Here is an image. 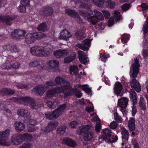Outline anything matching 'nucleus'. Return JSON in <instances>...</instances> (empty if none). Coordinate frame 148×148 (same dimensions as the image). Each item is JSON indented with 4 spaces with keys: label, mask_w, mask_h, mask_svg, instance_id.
I'll return each mask as SVG.
<instances>
[{
    "label": "nucleus",
    "mask_w": 148,
    "mask_h": 148,
    "mask_svg": "<svg viewBox=\"0 0 148 148\" xmlns=\"http://www.w3.org/2000/svg\"><path fill=\"white\" fill-rule=\"evenodd\" d=\"M112 133V130H111L106 128L101 132L102 135L101 138L103 140L108 142V139L111 137Z\"/></svg>",
    "instance_id": "nucleus-17"
},
{
    "label": "nucleus",
    "mask_w": 148,
    "mask_h": 148,
    "mask_svg": "<svg viewBox=\"0 0 148 148\" xmlns=\"http://www.w3.org/2000/svg\"><path fill=\"white\" fill-rule=\"evenodd\" d=\"M68 145L71 147H75L76 146V145L75 142L74 140L70 138Z\"/></svg>",
    "instance_id": "nucleus-51"
},
{
    "label": "nucleus",
    "mask_w": 148,
    "mask_h": 148,
    "mask_svg": "<svg viewBox=\"0 0 148 148\" xmlns=\"http://www.w3.org/2000/svg\"><path fill=\"white\" fill-rule=\"evenodd\" d=\"M137 95L134 91L131 92L130 94V97L131 100L133 102V106L132 109V116H134L137 112V110L136 105L137 103Z\"/></svg>",
    "instance_id": "nucleus-11"
},
{
    "label": "nucleus",
    "mask_w": 148,
    "mask_h": 148,
    "mask_svg": "<svg viewBox=\"0 0 148 148\" xmlns=\"http://www.w3.org/2000/svg\"><path fill=\"white\" fill-rule=\"evenodd\" d=\"M131 7V4L126 3L123 5L121 7V8L123 11H125L128 10Z\"/></svg>",
    "instance_id": "nucleus-42"
},
{
    "label": "nucleus",
    "mask_w": 148,
    "mask_h": 148,
    "mask_svg": "<svg viewBox=\"0 0 148 148\" xmlns=\"http://www.w3.org/2000/svg\"><path fill=\"white\" fill-rule=\"evenodd\" d=\"M114 117L115 121L118 123H122L123 121L122 119L120 116H119L117 112L114 113Z\"/></svg>",
    "instance_id": "nucleus-43"
},
{
    "label": "nucleus",
    "mask_w": 148,
    "mask_h": 148,
    "mask_svg": "<svg viewBox=\"0 0 148 148\" xmlns=\"http://www.w3.org/2000/svg\"><path fill=\"white\" fill-rule=\"evenodd\" d=\"M106 5L107 8H113L115 6V3L110 0H106Z\"/></svg>",
    "instance_id": "nucleus-38"
},
{
    "label": "nucleus",
    "mask_w": 148,
    "mask_h": 148,
    "mask_svg": "<svg viewBox=\"0 0 148 148\" xmlns=\"http://www.w3.org/2000/svg\"><path fill=\"white\" fill-rule=\"evenodd\" d=\"M5 96L10 95L14 94L15 91L11 89L8 88H3Z\"/></svg>",
    "instance_id": "nucleus-35"
},
{
    "label": "nucleus",
    "mask_w": 148,
    "mask_h": 148,
    "mask_svg": "<svg viewBox=\"0 0 148 148\" xmlns=\"http://www.w3.org/2000/svg\"><path fill=\"white\" fill-rule=\"evenodd\" d=\"M33 90L36 92L37 94L39 95H40L41 94H42L44 92L43 88L38 86H35L33 88Z\"/></svg>",
    "instance_id": "nucleus-36"
},
{
    "label": "nucleus",
    "mask_w": 148,
    "mask_h": 148,
    "mask_svg": "<svg viewBox=\"0 0 148 148\" xmlns=\"http://www.w3.org/2000/svg\"><path fill=\"white\" fill-rule=\"evenodd\" d=\"M62 78V77L60 76H57L56 77L55 79V82L56 84L58 85L61 84Z\"/></svg>",
    "instance_id": "nucleus-49"
},
{
    "label": "nucleus",
    "mask_w": 148,
    "mask_h": 148,
    "mask_svg": "<svg viewBox=\"0 0 148 148\" xmlns=\"http://www.w3.org/2000/svg\"><path fill=\"white\" fill-rule=\"evenodd\" d=\"M77 130L79 135H84L83 138L85 141L89 142L91 140L94 130L91 125H86L83 127L78 128Z\"/></svg>",
    "instance_id": "nucleus-4"
},
{
    "label": "nucleus",
    "mask_w": 148,
    "mask_h": 148,
    "mask_svg": "<svg viewBox=\"0 0 148 148\" xmlns=\"http://www.w3.org/2000/svg\"><path fill=\"white\" fill-rule=\"evenodd\" d=\"M49 71L51 72H56L58 69L59 62L58 60H51L47 62Z\"/></svg>",
    "instance_id": "nucleus-14"
},
{
    "label": "nucleus",
    "mask_w": 148,
    "mask_h": 148,
    "mask_svg": "<svg viewBox=\"0 0 148 148\" xmlns=\"http://www.w3.org/2000/svg\"><path fill=\"white\" fill-rule=\"evenodd\" d=\"M84 53L83 51L80 50L78 51V58L80 61L83 64H85L87 62V57Z\"/></svg>",
    "instance_id": "nucleus-24"
},
{
    "label": "nucleus",
    "mask_w": 148,
    "mask_h": 148,
    "mask_svg": "<svg viewBox=\"0 0 148 148\" xmlns=\"http://www.w3.org/2000/svg\"><path fill=\"white\" fill-rule=\"evenodd\" d=\"M75 58V55H71L65 58L64 59V62L65 63H69L73 61Z\"/></svg>",
    "instance_id": "nucleus-37"
},
{
    "label": "nucleus",
    "mask_w": 148,
    "mask_h": 148,
    "mask_svg": "<svg viewBox=\"0 0 148 148\" xmlns=\"http://www.w3.org/2000/svg\"><path fill=\"white\" fill-rule=\"evenodd\" d=\"M32 138V135L27 133L23 134H16L12 135L11 141L13 144L17 145L22 143L25 140L31 141Z\"/></svg>",
    "instance_id": "nucleus-3"
},
{
    "label": "nucleus",
    "mask_w": 148,
    "mask_h": 148,
    "mask_svg": "<svg viewBox=\"0 0 148 148\" xmlns=\"http://www.w3.org/2000/svg\"><path fill=\"white\" fill-rule=\"evenodd\" d=\"M65 13L73 18H76L79 16L78 14L75 11L70 9L66 10Z\"/></svg>",
    "instance_id": "nucleus-30"
},
{
    "label": "nucleus",
    "mask_w": 148,
    "mask_h": 148,
    "mask_svg": "<svg viewBox=\"0 0 148 148\" xmlns=\"http://www.w3.org/2000/svg\"><path fill=\"white\" fill-rule=\"evenodd\" d=\"M30 0H23L21 1V3L22 5L27 6L30 5Z\"/></svg>",
    "instance_id": "nucleus-52"
},
{
    "label": "nucleus",
    "mask_w": 148,
    "mask_h": 148,
    "mask_svg": "<svg viewBox=\"0 0 148 148\" xmlns=\"http://www.w3.org/2000/svg\"><path fill=\"white\" fill-rule=\"evenodd\" d=\"M53 12V8L49 6H45L43 7L39 11L40 15L43 17L51 16Z\"/></svg>",
    "instance_id": "nucleus-13"
},
{
    "label": "nucleus",
    "mask_w": 148,
    "mask_h": 148,
    "mask_svg": "<svg viewBox=\"0 0 148 148\" xmlns=\"http://www.w3.org/2000/svg\"><path fill=\"white\" fill-rule=\"evenodd\" d=\"M12 62H9V61H7L5 62L4 64V66L5 69L7 70L10 69L12 68Z\"/></svg>",
    "instance_id": "nucleus-44"
},
{
    "label": "nucleus",
    "mask_w": 148,
    "mask_h": 148,
    "mask_svg": "<svg viewBox=\"0 0 148 148\" xmlns=\"http://www.w3.org/2000/svg\"><path fill=\"white\" fill-rule=\"evenodd\" d=\"M118 139V136H116L115 137L111 138V139L110 138L109 139H108V142L111 143H115L117 141Z\"/></svg>",
    "instance_id": "nucleus-50"
},
{
    "label": "nucleus",
    "mask_w": 148,
    "mask_h": 148,
    "mask_svg": "<svg viewBox=\"0 0 148 148\" xmlns=\"http://www.w3.org/2000/svg\"><path fill=\"white\" fill-rule=\"evenodd\" d=\"M37 29L39 31L45 32L47 30V26L45 22L42 23L39 25Z\"/></svg>",
    "instance_id": "nucleus-32"
},
{
    "label": "nucleus",
    "mask_w": 148,
    "mask_h": 148,
    "mask_svg": "<svg viewBox=\"0 0 148 148\" xmlns=\"http://www.w3.org/2000/svg\"><path fill=\"white\" fill-rule=\"evenodd\" d=\"M5 50L10 51L11 53H16L18 51L16 46L14 44H7L3 46Z\"/></svg>",
    "instance_id": "nucleus-19"
},
{
    "label": "nucleus",
    "mask_w": 148,
    "mask_h": 148,
    "mask_svg": "<svg viewBox=\"0 0 148 148\" xmlns=\"http://www.w3.org/2000/svg\"><path fill=\"white\" fill-rule=\"evenodd\" d=\"M77 88H75V90H76L75 92V95L77 97L80 98L82 96V93L80 91H77Z\"/></svg>",
    "instance_id": "nucleus-57"
},
{
    "label": "nucleus",
    "mask_w": 148,
    "mask_h": 148,
    "mask_svg": "<svg viewBox=\"0 0 148 148\" xmlns=\"http://www.w3.org/2000/svg\"><path fill=\"white\" fill-rule=\"evenodd\" d=\"M18 115L23 117H28L30 115V113L26 110L24 109H19L17 111Z\"/></svg>",
    "instance_id": "nucleus-28"
},
{
    "label": "nucleus",
    "mask_w": 148,
    "mask_h": 148,
    "mask_svg": "<svg viewBox=\"0 0 148 148\" xmlns=\"http://www.w3.org/2000/svg\"><path fill=\"white\" fill-rule=\"evenodd\" d=\"M16 87L18 88L23 89L28 87V85H25L24 84H19L16 85Z\"/></svg>",
    "instance_id": "nucleus-55"
},
{
    "label": "nucleus",
    "mask_w": 148,
    "mask_h": 148,
    "mask_svg": "<svg viewBox=\"0 0 148 148\" xmlns=\"http://www.w3.org/2000/svg\"><path fill=\"white\" fill-rule=\"evenodd\" d=\"M141 110L145 111L146 109V102L145 99L142 97H141L139 102V105Z\"/></svg>",
    "instance_id": "nucleus-31"
},
{
    "label": "nucleus",
    "mask_w": 148,
    "mask_h": 148,
    "mask_svg": "<svg viewBox=\"0 0 148 148\" xmlns=\"http://www.w3.org/2000/svg\"><path fill=\"white\" fill-rule=\"evenodd\" d=\"M140 66L139 59L136 58L134 59V62L132 65L133 70L132 75L131 74V72H130V76L132 77L133 78L130 83L131 86L133 89L138 92L140 91L141 87L139 82L135 78L137 77V75L139 72Z\"/></svg>",
    "instance_id": "nucleus-1"
},
{
    "label": "nucleus",
    "mask_w": 148,
    "mask_h": 148,
    "mask_svg": "<svg viewBox=\"0 0 148 148\" xmlns=\"http://www.w3.org/2000/svg\"><path fill=\"white\" fill-rule=\"evenodd\" d=\"M123 88V86L120 82L119 81L116 82L114 88V93L117 96H121L122 94L121 92Z\"/></svg>",
    "instance_id": "nucleus-18"
},
{
    "label": "nucleus",
    "mask_w": 148,
    "mask_h": 148,
    "mask_svg": "<svg viewBox=\"0 0 148 148\" xmlns=\"http://www.w3.org/2000/svg\"><path fill=\"white\" fill-rule=\"evenodd\" d=\"M91 43V40L90 39H86L83 41L82 42V44L84 45H86L88 47H90V44Z\"/></svg>",
    "instance_id": "nucleus-46"
},
{
    "label": "nucleus",
    "mask_w": 148,
    "mask_h": 148,
    "mask_svg": "<svg viewBox=\"0 0 148 148\" xmlns=\"http://www.w3.org/2000/svg\"><path fill=\"white\" fill-rule=\"evenodd\" d=\"M10 133V130L8 129H6L3 132H0V145L5 146L10 145V144L8 140Z\"/></svg>",
    "instance_id": "nucleus-8"
},
{
    "label": "nucleus",
    "mask_w": 148,
    "mask_h": 148,
    "mask_svg": "<svg viewBox=\"0 0 148 148\" xmlns=\"http://www.w3.org/2000/svg\"><path fill=\"white\" fill-rule=\"evenodd\" d=\"M58 122L53 121L49 123L47 126L42 128L41 129V133L46 134L56 129L58 125Z\"/></svg>",
    "instance_id": "nucleus-12"
},
{
    "label": "nucleus",
    "mask_w": 148,
    "mask_h": 148,
    "mask_svg": "<svg viewBox=\"0 0 148 148\" xmlns=\"http://www.w3.org/2000/svg\"><path fill=\"white\" fill-rule=\"evenodd\" d=\"M132 145L134 148H139L138 143L136 140H134L133 142Z\"/></svg>",
    "instance_id": "nucleus-64"
},
{
    "label": "nucleus",
    "mask_w": 148,
    "mask_h": 148,
    "mask_svg": "<svg viewBox=\"0 0 148 148\" xmlns=\"http://www.w3.org/2000/svg\"><path fill=\"white\" fill-rule=\"evenodd\" d=\"M129 100L125 97H122L118 100L117 106H123V107H127Z\"/></svg>",
    "instance_id": "nucleus-26"
},
{
    "label": "nucleus",
    "mask_w": 148,
    "mask_h": 148,
    "mask_svg": "<svg viewBox=\"0 0 148 148\" xmlns=\"http://www.w3.org/2000/svg\"><path fill=\"white\" fill-rule=\"evenodd\" d=\"M21 99L24 102L25 105L29 104L30 108L34 110H37L40 108V105L35 102L34 99L31 97L28 96L22 97Z\"/></svg>",
    "instance_id": "nucleus-9"
},
{
    "label": "nucleus",
    "mask_w": 148,
    "mask_h": 148,
    "mask_svg": "<svg viewBox=\"0 0 148 148\" xmlns=\"http://www.w3.org/2000/svg\"><path fill=\"white\" fill-rule=\"evenodd\" d=\"M45 85L48 87L49 86H53L56 85L55 83L52 81H48L45 83Z\"/></svg>",
    "instance_id": "nucleus-59"
},
{
    "label": "nucleus",
    "mask_w": 148,
    "mask_h": 148,
    "mask_svg": "<svg viewBox=\"0 0 148 148\" xmlns=\"http://www.w3.org/2000/svg\"><path fill=\"white\" fill-rule=\"evenodd\" d=\"M42 37V33L40 32L28 33L26 36L25 40L27 43L32 44Z\"/></svg>",
    "instance_id": "nucleus-10"
},
{
    "label": "nucleus",
    "mask_w": 148,
    "mask_h": 148,
    "mask_svg": "<svg viewBox=\"0 0 148 148\" xmlns=\"http://www.w3.org/2000/svg\"><path fill=\"white\" fill-rule=\"evenodd\" d=\"M102 12L105 18H109L110 16V14L108 11L105 10H103L102 11Z\"/></svg>",
    "instance_id": "nucleus-56"
},
{
    "label": "nucleus",
    "mask_w": 148,
    "mask_h": 148,
    "mask_svg": "<svg viewBox=\"0 0 148 148\" xmlns=\"http://www.w3.org/2000/svg\"><path fill=\"white\" fill-rule=\"evenodd\" d=\"M87 11L84 10H80L81 14L84 17L85 19H87L88 21L93 25H95L98 21L99 20H103L104 19V16L102 14L96 10H94V14H92L93 13L92 10L90 12L88 10V9H86Z\"/></svg>",
    "instance_id": "nucleus-2"
},
{
    "label": "nucleus",
    "mask_w": 148,
    "mask_h": 148,
    "mask_svg": "<svg viewBox=\"0 0 148 148\" xmlns=\"http://www.w3.org/2000/svg\"><path fill=\"white\" fill-rule=\"evenodd\" d=\"M71 36V34L66 29H64L61 32L60 38L64 40H68Z\"/></svg>",
    "instance_id": "nucleus-20"
},
{
    "label": "nucleus",
    "mask_w": 148,
    "mask_h": 148,
    "mask_svg": "<svg viewBox=\"0 0 148 148\" xmlns=\"http://www.w3.org/2000/svg\"><path fill=\"white\" fill-rule=\"evenodd\" d=\"M107 57L105 53H101L100 54L99 59L101 61L105 62L107 59Z\"/></svg>",
    "instance_id": "nucleus-47"
},
{
    "label": "nucleus",
    "mask_w": 148,
    "mask_h": 148,
    "mask_svg": "<svg viewBox=\"0 0 148 148\" xmlns=\"http://www.w3.org/2000/svg\"><path fill=\"white\" fill-rule=\"evenodd\" d=\"M12 68L14 69H17L19 68L20 64L17 62L13 63L12 62Z\"/></svg>",
    "instance_id": "nucleus-54"
},
{
    "label": "nucleus",
    "mask_w": 148,
    "mask_h": 148,
    "mask_svg": "<svg viewBox=\"0 0 148 148\" xmlns=\"http://www.w3.org/2000/svg\"><path fill=\"white\" fill-rule=\"evenodd\" d=\"M39 64V62L37 60H34L29 64V66H32L33 67H36L38 66Z\"/></svg>",
    "instance_id": "nucleus-48"
},
{
    "label": "nucleus",
    "mask_w": 148,
    "mask_h": 148,
    "mask_svg": "<svg viewBox=\"0 0 148 148\" xmlns=\"http://www.w3.org/2000/svg\"><path fill=\"white\" fill-rule=\"evenodd\" d=\"M62 80L61 83H62L64 85L62 86H64L66 85L67 86H69V88L67 89L66 90L65 89L64 90V92H62L64 94V96L65 97H67L69 96H71L72 95V94L71 91H68L71 90V86L70 85L69 82L67 81L65 79L63 78H62Z\"/></svg>",
    "instance_id": "nucleus-16"
},
{
    "label": "nucleus",
    "mask_w": 148,
    "mask_h": 148,
    "mask_svg": "<svg viewBox=\"0 0 148 148\" xmlns=\"http://www.w3.org/2000/svg\"><path fill=\"white\" fill-rule=\"evenodd\" d=\"M14 127L16 132H20L24 130L25 125L23 123L16 121L14 123Z\"/></svg>",
    "instance_id": "nucleus-21"
},
{
    "label": "nucleus",
    "mask_w": 148,
    "mask_h": 148,
    "mask_svg": "<svg viewBox=\"0 0 148 148\" xmlns=\"http://www.w3.org/2000/svg\"><path fill=\"white\" fill-rule=\"evenodd\" d=\"M66 127L64 125H61L60 126L57 130V134L61 135L65 133Z\"/></svg>",
    "instance_id": "nucleus-33"
},
{
    "label": "nucleus",
    "mask_w": 148,
    "mask_h": 148,
    "mask_svg": "<svg viewBox=\"0 0 148 148\" xmlns=\"http://www.w3.org/2000/svg\"><path fill=\"white\" fill-rule=\"evenodd\" d=\"M70 138L65 137L63 138L62 143L63 144L66 145H68V144L69 143V142L70 139Z\"/></svg>",
    "instance_id": "nucleus-61"
},
{
    "label": "nucleus",
    "mask_w": 148,
    "mask_h": 148,
    "mask_svg": "<svg viewBox=\"0 0 148 148\" xmlns=\"http://www.w3.org/2000/svg\"><path fill=\"white\" fill-rule=\"evenodd\" d=\"M67 53L65 49H58L54 51L53 55L56 58H59L63 57Z\"/></svg>",
    "instance_id": "nucleus-23"
},
{
    "label": "nucleus",
    "mask_w": 148,
    "mask_h": 148,
    "mask_svg": "<svg viewBox=\"0 0 148 148\" xmlns=\"http://www.w3.org/2000/svg\"><path fill=\"white\" fill-rule=\"evenodd\" d=\"M69 69L71 72H73L75 74L77 73L78 72V67L76 65L71 66Z\"/></svg>",
    "instance_id": "nucleus-41"
},
{
    "label": "nucleus",
    "mask_w": 148,
    "mask_h": 148,
    "mask_svg": "<svg viewBox=\"0 0 148 148\" xmlns=\"http://www.w3.org/2000/svg\"><path fill=\"white\" fill-rule=\"evenodd\" d=\"M135 118L130 117L128 121V127L130 131H134L135 129Z\"/></svg>",
    "instance_id": "nucleus-27"
},
{
    "label": "nucleus",
    "mask_w": 148,
    "mask_h": 148,
    "mask_svg": "<svg viewBox=\"0 0 148 148\" xmlns=\"http://www.w3.org/2000/svg\"><path fill=\"white\" fill-rule=\"evenodd\" d=\"M26 6L24 5L21 4L18 6V10L19 12L20 13L25 12L26 11Z\"/></svg>",
    "instance_id": "nucleus-45"
},
{
    "label": "nucleus",
    "mask_w": 148,
    "mask_h": 148,
    "mask_svg": "<svg viewBox=\"0 0 148 148\" xmlns=\"http://www.w3.org/2000/svg\"><path fill=\"white\" fill-rule=\"evenodd\" d=\"M129 39V36L125 33L123 34L121 36V41L122 43L125 44L127 42V41Z\"/></svg>",
    "instance_id": "nucleus-40"
},
{
    "label": "nucleus",
    "mask_w": 148,
    "mask_h": 148,
    "mask_svg": "<svg viewBox=\"0 0 148 148\" xmlns=\"http://www.w3.org/2000/svg\"><path fill=\"white\" fill-rule=\"evenodd\" d=\"M122 135V140L125 142L128 141L129 134L128 131L124 128L122 130L121 132Z\"/></svg>",
    "instance_id": "nucleus-29"
},
{
    "label": "nucleus",
    "mask_w": 148,
    "mask_h": 148,
    "mask_svg": "<svg viewBox=\"0 0 148 148\" xmlns=\"http://www.w3.org/2000/svg\"><path fill=\"white\" fill-rule=\"evenodd\" d=\"M31 53L38 57H47L50 55L51 52L45 51L44 48L39 46H36L32 47L30 49Z\"/></svg>",
    "instance_id": "nucleus-6"
},
{
    "label": "nucleus",
    "mask_w": 148,
    "mask_h": 148,
    "mask_svg": "<svg viewBox=\"0 0 148 148\" xmlns=\"http://www.w3.org/2000/svg\"><path fill=\"white\" fill-rule=\"evenodd\" d=\"M19 148H30V145L28 143H24Z\"/></svg>",
    "instance_id": "nucleus-60"
},
{
    "label": "nucleus",
    "mask_w": 148,
    "mask_h": 148,
    "mask_svg": "<svg viewBox=\"0 0 148 148\" xmlns=\"http://www.w3.org/2000/svg\"><path fill=\"white\" fill-rule=\"evenodd\" d=\"M4 16L3 23L5 22L6 24L8 25H11V24L9 22L14 20L18 17V15H14L11 16L9 15Z\"/></svg>",
    "instance_id": "nucleus-25"
},
{
    "label": "nucleus",
    "mask_w": 148,
    "mask_h": 148,
    "mask_svg": "<svg viewBox=\"0 0 148 148\" xmlns=\"http://www.w3.org/2000/svg\"><path fill=\"white\" fill-rule=\"evenodd\" d=\"M75 18H76V20L78 23L80 24L83 23L82 19L81 18L79 15L78 16Z\"/></svg>",
    "instance_id": "nucleus-63"
},
{
    "label": "nucleus",
    "mask_w": 148,
    "mask_h": 148,
    "mask_svg": "<svg viewBox=\"0 0 148 148\" xmlns=\"http://www.w3.org/2000/svg\"><path fill=\"white\" fill-rule=\"evenodd\" d=\"M142 30L144 32V36L148 34V16L146 18V21L143 26Z\"/></svg>",
    "instance_id": "nucleus-34"
},
{
    "label": "nucleus",
    "mask_w": 148,
    "mask_h": 148,
    "mask_svg": "<svg viewBox=\"0 0 148 148\" xmlns=\"http://www.w3.org/2000/svg\"><path fill=\"white\" fill-rule=\"evenodd\" d=\"M117 126V123L114 121L111 122L110 125V127L111 129H114L116 128Z\"/></svg>",
    "instance_id": "nucleus-53"
},
{
    "label": "nucleus",
    "mask_w": 148,
    "mask_h": 148,
    "mask_svg": "<svg viewBox=\"0 0 148 148\" xmlns=\"http://www.w3.org/2000/svg\"><path fill=\"white\" fill-rule=\"evenodd\" d=\"M76 38L79 40H82L84 38L83 33L79 31H77L75 34Z\"/></svg>",
    "instance_id": "nucleus-39"
},
{
    "label": "nucleus",
    "mask_w": 148,
    "mask_h": 148,
    "mask_svg": "<svg viewBox=\"0 0 148 148\" xmlns=\"http://www.w3.org/2000/svg\"><path fill=\"white\" fill-rule=\"evenodd\" d=\"M26 32L25 30L20 29H15L11 33V36L13 39L19 40L23 39L24 37Z\"/></svg>",
    "instance_id": "nucleus-15"
},
{
    "label": "nucleus",
    "mask_w": 148,
    "mask_h": 148,
    "mask_svg": "<svg viewBox=\"0 0 148 148\" xmlns=\"http://www.w3.org/2000/svg\"><path fill=\"white\" fill-rule=\"evenodd\" d=\"M66 107L67 105L66 103L61 105L58 108L55 109L53 111L45 112V116L49 120L56 119L62 114Z\"/></svg>",
    "instance_id": "nucleus-5"
},
{
    "label": "nucleus",
    "mask_w": 148,
    "mask_h": 148,
    "mask_svg": "<svg viewBox=\"0 0 148 148\" xmlns=\"http://www.w3.org/2000/svg\"><path fill=\"white\" fill-rule=\"evenodd\" d=\"M59 101L58 98L51 99V100H47V104L49 108L54 109L59 104Z\"/></svg>",
    "instance_id": "nucleus-22"
},
{
    "label": "nucleus",
    "mask_w": 148,
    "mask_h": 148,
    "mask_svg": "<svg viewBox=\"0 0 148 148\" xmlns=\"http://www.w3.org/2000/svg\"><path fill=\"white\" fill-rule=\"evenodd\" d=\"M108 26L109 27L111 26L114 23V19L113 18H110L108 21Z\"/></svg>",
    "instance_id": "nucleus-58"
},
{
    "label": "nucleus",
    "mask_w": 148,
    "mask_h": 148,
    "mask_svg": "<svg viewBox=\"0 0 148 148\" xmlns=\"http://www.w3.org/2000/svg\"><path fill=\"white\" fill-rule=\"evenodd\" d=\"M69 86L66 85L64 86H58L51 89H48L47 91L46 97L50 98L55 95L62 93L65 89L69 88Z\"/></svg>",
    "instance_id": "nucleus-7"
},
{
    "label": "nucleus",
    "mask_w": 148,
    "mask_h": 148,
    "mask_svg": "<svg viewBox=\"0 0 148 148\" xmlns=\"http://www.w3.org/2000/svg\"><path fill=\"white\" fill-rule=\"evenodd\" d=\"M101 124L100 123H98L96 124L95 126V130L96 131L99 132L100 131V130L101 127Z\"/></svg>",
    "instance_id": "nucleus-62"
}]
</instances>
